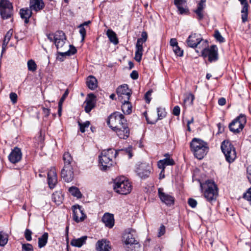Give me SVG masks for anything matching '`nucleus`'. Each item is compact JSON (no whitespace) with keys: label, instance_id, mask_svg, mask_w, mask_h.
Listing matches in <instances>:
<instances>
[{"label":"nucleus","instance_id":"3","mask_svg":"<svg viewBox=\"0 0 251 251\" xmlns=\"http://www.w3.org/2000/svg\"><path fill=\"white\" fill-rule=\"evenodd\" d=\"M118 151L113 149L103 150L99 155V163L101 166V170H106L113 164V159L116 157Z\"/></svg>","mask_w":251,"mask_h":251},{"label":"nucleus","instance_id":"55","mask_svg":"<svg viewBox=\"0 0 251 251\" xmlns=\"http://www.w3.org/2000/svg\"><path fill=\"white\" fill-rule=\"evenodd\" d=\"M165 226L164 225H161L159 228L158 232V237L163 235L165 233Z\"/></svg>","mask_w":251,"mask_h":251},{"label":"nucleus","instance_id":"11","mask_svg":"<svg viewBox=\"0 0 251 251\" xmlns=\"http://www.w3.org/2000/svg\"><path fill=\"white\" fill-rule=\"evenodd\" d=\"M134 231L131 230L130 231L128 232H126L123 236L124 242L127 246L130 245L132 246L135 245V251H138V249L140 247L138 242L135 239V234H133Z\"/></svg>","mask_w":251,"mask_h":251},{"label":"nucleus","instance_id":"49","mask_svg":"<svg viewBox=\"0 0 251 251\" xmlns=\"http://www.w3.org/2000/svg\"><path fill=\"white\" fill-rule=\"evenodd\" d=\"M173 50L175 54L178 56H182L183 55V50H181L178 46H176L173 48Z\"/></svg>","mask_w":251,"mask_h":251},{"label":"nucleus","instance_id":"2","mask_svg":"<svg viewBox=\"0 0 251 251\" xmlns=\"http://www.w3.org/2000/svg\"><path fill=\"white\" fill-rule=\"evenodd\" d=\"M191 151L195 156L199 159H201L208 151L207 144L201 139L194 138L190 143Z\"/></svg>","mask_w":251,"mask_h":251},{"label":"nucleus","instance_id":"57","mask_svg":"<svg viewBox=\"0 0 251 251\" xmlns=\"http://www.w3.org/2000/svg\"><path fill=\"white\" fill-rule=\"evenodd\" d=\"M130 77L132 79L136 80L138 79L139 77L138 73L136 71H133L130 75Z\"/></svg>","mask_w":251,"mask_h":251},{"label":"nucleus","instance_id":"50","mask_svg":"<svg viewBox=\"0 0 251 251\" xmlns=\"http://www.w3.org/2000/svg\"><path fill=\"white\" fill-rule=\"evenodd\" d=\"M194 98V96L193 94H189L184 99V102L186 103L187 102H189L190 104H192Z\"/></svg>","mask_w":251,"mask_h":251},{"label":"nucleus","instance_id":"14","mask_svg":"<svg viewBox=\"0 0 251 251\" xmlns=\"http://www.w3.org/2000/svg\"><path fill=\"white\" fill-rule=\"evenodd\" d=\"M158 193L160 200L166 205L171 206L174 204L175 198L168 194L164 193L162 188H159Z\"/></svg>","mask_w":251,"mask_h":251},{"label":"nucleus","instance_id":"19","mask_svg":"<svg viewBox=\"0 0 251 251\" xmlns=\"http://www.w3.org/2000/svg\"><path fill=\"white\" fill-rule=\"evenodd\" d=\"M116 132L117 135L121 139H126L129 135V129L127 126V124L122 125L121 126L118 127L113 130Z\"/></svg>","mask_w":251,"mask_h":251},{"label":"nucleus","instance_id":"6","mask_svg":"<svg viewBox=\"0 0 251 251\" xmlns=\"http://www.w3.org/2000/svg\"><path fill=\"white\" fill-rule=\"evenodd\" d=\"M221 150L226 160L229 163L233 162L236 158L235 149L228 141H224L221 144Z\"/></svg>","mask_w":251,"mask_h":251},{"label":"nucleus","instance_id":"51","mask_svg":"<svg viewBox=\"0 0 251 251\" xmlns=\"http://www.w3.org/2000/svg\"><path fill=\"white\" fill-rule=\"evenodd\" d=\"M32 232L29 229H26L25 232V237L26 240L28 241H30L32 239L31 237Z\"/></svg>","mask_w":251,"mask_h":251},{"label":"nucleus","instance_id":"61","mask_svg":"<svg viewBox=\"0 0 251 251\" xmlns=\"http://www.w3.org/2000/svg\"><path fill=\"white\" fill-rule=\"evenodd\" d=\"M170 45L174 48L178 45L177 40L176 38H172L170 42Z\"/></svg>","mask_w":251,"mask_h":251},{"label":"nucleus","instance_id":"43","mask_svg":"<svg viewBox=\"0 0 251 251\" xmlns=\"http://www.w3.org/2000/svg\"><path fill=\"white\" fill-rule=\"evenodd\" d=\"M214 37L215 38L217 41L220 43H223L225 42V39L224 38V37H223L221 33L217 30L215 31Z\"/></svg>","mask_w":251,"mask_h":251},{"label":"nucleus","instance_id":"32","mask_svg":"<svg viewBox=\"0 0 251 251\" xmlns=\"http://www.w3.org/2000/svg\"><path fill=\"white\" fill-rule=\"evenodd\" d=\"M86 83L88 87L91 90L95 89L98 86L97 79L92 75L88 77Z\"/></svg>","mask_w":251,"mask_h":251},{"label":"nucleus","instance_id":"40","mask_svg":"<svg viewBox=\"0 0 251 251\" xmlns=\"http://www.w3.org/2000/svg\"><path fill=\"white\" fill-rule=\"evenodd\" d=\"M12 35V31L11 30H9L6 34L2 44V47L3 50L4 49V48L6 47L7 45L8 44Z\"/></svg>","mask_w":251,"mask_h":251},{"label":"nucleus","instance_id":"12","mask_svg":"<svg viewBox=\"0 0 251 251\" xmlns=\"http://www.w3.org/2000/svg\"><path fill=\"white\" fill-rule=\"evenodd\" d=\"M73 211V219L76 223L83 221L86 218L82 206L78 205L72 206Z\"/></svg>","mask_w":251,"mask_h":251},{"label":"nucleus","instance_id":"16","mask_svg":"<svg viewBox=\"0 0 251 251\" xmlns=\"http://www.w3.org/2000/svg\"><path fill=\"white\" fill-rule=\"evenodd\" d=\"M22 157V153L21 149L18 147H15L8 155V159L12 163L15 164L21 160Z\"/></svg>","mask_w":251,"mask_h":251},{"label":"nucleus","instance_id":"21","mask_svg":"<svg viewBox=\"0 0 251 251\" xmlns=\"http://www.w3.org/2000/svg\"><path fill=\"white\" fill-rule=\"evenodd\" d=\"M96 249L97 251H110V243L105 239L99 240L96 243Z\"/></svg>","mask_w":251,"mask_h":251},{"label":"nucleus","instance_id":"18","mask_svg":"<svg viewBox=\"0 0 251 251\" xmlns=\"http://www.w3.org/2000/svg\"><path fill=\"white\" fill-rule=\"evenodd\" d=\"M201 40L202 38L201 37L200 34L192 33L187 38L186 42L189 47L195 48L201 43Z\"/></svg>","mask_w":251,"mask_h":251},{"label":"nucleus","instance_id":"17","mask_svg":"<svg viewBox=\"0 0 251 251\" xmlns=\"http://www.w3.org/2000/svg\"><path fill=\"white\" fill-rule=\"evenodd\" d=\"M48 181L50 188L53 189L57 182V177L54 167H51L48 173Z\"/></svg>","mask_w":251,"mask_h":251},{"label":"nucleus","instance_id":"60","mask_svg":"<svg viewBox=\"0 0 251 251\" xmlns=\"http://www.w3.org/2000/svg\"><path fill=\"white\" fill-rule=\"evenodd\" d=\"M69 94V92H68V90H67L65 93H64V94L63 95L62 97H61V98L60 99V100H59V103H61V104L62 105V102H63V101L64 100L66 99V97L68 96Z\"/></svg>","mask_w":251,"mask_h":251},{"label":"nucleus","instance_id":"5","mask_svg":"<svg viewBox=\"0 0 251 251\" xmlns=\"http://www.w3.org/2000/svg\"><path fill=\"white\" fill-rule=\"evenodd\" d=\"M126 120L125 119L124 116L119 112H115L111 114L107 120V125L114 130L122 125L126 124Z\"/></svg>","mask_w":251,"mask_h":251},{"label":"nucleus","instance_id":"34","mask_svg":"<svg viewBox=\"0 0 251 251\" xmlns=\"http://www.w3.org/2000/svg\"><path fill=\"white\" fill-rule=\"evenodd\" d=\"M3 12L2 11H0V14L1 15V18L3 19H8L11 18L13 15V8H8L3 9Z\"/></svg>","mask_w":251,"mask_h":251},{"label":"nucleus","instance_id":"56","mask_svg":"<svg viewBox=\"0 0 251 251\" xmlns=\"http://www.w3.org/2000/svg\"><path fill=\"white\" fill-rule=\"evenodd\" d=\"M180 107L178 106H176L173 109V114L175 116H179L180 114Z\"/></svg>","mask_w":251,"mask_h":251},{"label":"nucleus","instance_id":"63","mask_svg":"<svg viewBox=\"0 0 251 251\" xmlns=\"http://www.w3.org/2000/svg\"><path fill=\"white\" fill-rule=\"evenodd\" d=\"M226 103V100L224 98H221L218 100V104L220 105H224Z\"/></svg>","mask_w":251,"mask_h":251},{"label":"nucleus","instance_id":"42","mask_svg":"<svg viewBox=\"0 0 251 251\" xmlns=\"http://www.w3.org/2000/svg\"><path fill=\"white\" fill-rule=\"evenodd\" d=\"M78 124L79 126L80 131L82 133H84L85 131V128H88L89 126L90 122L89 121H86L83 123H81L78 122Z\"/></svg>","mask_w":251,"mask_h":251},{"label":"nucleus","instance_id":"39","mask_svg":"<svg viewBox=\"0 0 251 251\" xmlns=\"http://www.w3.org/2000/svg\"><path fill=\"white\" fill-rule=\"evenodd\" d=\"M13 7L12 3L8 0H0V11L3 12V9H4Z\"/></svg>","mask_w":251,"mask_h":251},{"label":"nucleus","instance_id":"26","mask_svg":"<svg viewBox=\"0 0 251 251\" xmlns=\"http://www.w3.org/2000/svg\"><path fill=\"white\" fill-rule=\"evenodd\" d=\"M206 0H201L198 4L197 8L195 10V13L200 20L203 18V9L205 7Z\"/></svg>","mask_w":251,"mask_h":251},{"label":"nucleus","instance_id":"31","mask_svg":"<svg viewBox=\"0 0 251 251\" xmlns=\"http://www.w3.org/2000/svg\"><path fill=\"white\" fill-rule=\"evenodd\" d=\"M122 105V110L124 113L126 114H130L132 111V105L129 102V100H126V99H124L121 100Z\"/></svg>","mask_w":251,"mask_h":251},{"label":"nucleus","instance_id":"59","mask_svg":"<svg viewBox=\"0 0 251 251\" xmlns=\"http://www.w3.org/2000/svg\"><path fill=\"white\" fill-rule=\"evenodd\" d=\"M151 93L152 91L149 90L145 94V98L148 103H149L150 102L151 99L149 98V96L151 95Z\"/></svg>","mask_w":251,"mask_h":251},{"label":"nucleus","instance_id":"30","mask_svg":"<svg viewBox=\"0 0 251 251\" xmlns=\"http://www.w3.org/2000/svg\"><path fill=\"white\" fill-rule=\"evenodd\" d=\"M87 239V236H83L77 239H73L71 241V245L74 247L80 248L86 243Z\"/></svg>","mask_w":251,"mask_h":251},{"label":"nucleus","instance_id":"35","mask_svg":"<svg viewBox=\"0 0 251 251\" xmlns=\"http://www.w3.org/2000/svg\"><path fill=\"white\" fill-rule=\"evenodd\" d=\"M110 41L113 43L114 45H117L118 43V40L116 36V34L111 29H108L106 32Z\"/></svg>","mask_w":251,"mask_h":251},{"label":"nucleus","instance_id":"15","mask_svg":"<svg viewBox=\"0 0 251 251\" xmlns=\"http://www.w3.org/2000/svg\"><path fill=\"white\" fill-rule=\"evenodd\" d=\"M73 166L63 167L61 172V177L67 182H71L74 178V174Z\"/></svg>","mask_w":251,"mask_h":251},{"label":"nucleus","instance_id":"46","mask_svg":"<svg viewBox=\"0 0 251 251\" xmlns=\"http://www.w3.org/2000/svg\"><path fill=\"white\" fill-rule=\"evenodd\" d=\"M243 198L250 201V204H251V187L250 188L248 191L244 194Z\"/></svg>","mask_w":251,"mask_h":251},{"label":"nucleus","instance_id":"41","mask_svg":"<svg viewBox=\"0 0 251 251\" xmlns=\"http://www.w3.org/2000/svg\"><path fill=\"white\" fill-rule=\"evenodd\" d=\"M27 68L28 70L32 72H35L37 69V65L35 62L32 60L30 59L27 61Z\"/></svg>","mask_w":251,"mask_h":251},{"label":"nucleus","instance_id":"37","mask_svg":"<svg viewBox=\"0 0 251 251\" xmlns=\"http://www.w3.org/2000/svg\"><path fill=\"white\" fill-rule=\"evenodd\" d=\"M52 200L57 205H59L62 203L63 197L61 194L58 192H55L52 195Z\"/></svg>","mask_w":251,"mask_h":251},{"label":"nucleus","instance_id":"29","mask_svg":"<svg viewBox=\"0 0 251 251\" xmlns=\"http://www.w3.org/2000/svg\"><path fill=\"white\" fill-rule=\"evenodd\" d=\"M148 34L146 31H143L141 34V37L138 38L136 44V50H143V44L147 40Z\"/></svg>","mask_w":251,"mask_h":251},{"label":"nucleus","instance_id":"4","mask_svg":"<svg viewBox=\"0 0 251 251\" xmlns=\"http://www.w3.org/2000/svg\"><path fill=\"white\" fill-rule=\"evenodd\" d=\"M113 189L117 193L121 195H127L130 193L132 185L130 182L125 176L117 177L114 182Z\"/></svg>","mask_w":251,"mask_h":251},{"label":"nucleus","instance_id":"20","mask_svg":"<svg viewBox=\"0 0 251 251\" xmlns=\"http://www.w3.org/2000/svg\"><path fill=\"white\" fill-rule=\"evenodd\" d=\"M95 98L94 94L91 93L88 95L85 101V111L86 113H89L95 106Z\"/></svg>","mask_w":251,"mask_h":251},{"label":"nucleus","instance_id":"44","mask_svg":"<svg viewBox=\"0 0 251 251\" xmlns=\"http://www.w3.org/2000/svg\"><path fill=\"white\" fill-rule=\"evenodd\" d=\"M8 241V238L6 235H4L0 232V246H4Z\"/></svg>","mask_w":251,"mask_h":251},{"label":"nucleus","instance_id":"10","mask_svg":"<svg viewBox=\"0 0 251 251\" xmlns=\"http://www.w3.org/2000/svg\"><path fill=\"white\" fill-rule=\"evenodd\" d=\"M152 167L149 163L141 162L137 165L136 172L141 178H146L149 176Z\"/></svg>","mask_w":251,"mask_h":251},{"label":"nucleus","instance_id":"24","mask_svg":"<svg viewBox=\"0 0 251 251\" xmlns=\"http://www.w3.org/2000/svg\"><path fill=\"white\" fill-rule=\"evenodd\" d=\"M174 160L172 158H171L170 157L165 158L164 159L160 160L159 161H158V167L162 170L160 175H161V174H162V173L164 172L166 166L169 165L172 166L174 165Z\"/></svg>","mask_w":251,"mask_h":251},{"label":"nucleus","instance_id":"28","mask_svg":"<svg viewBox=\"0 0 251 251\" xmlns=\"http://www.w3.org/2000/svg\"><path fill=\"white\" fill-rule=\"evenodd\" d=\"M32 10L28 8H22L20 9V14L22 19L25 20V23L27 24L29 22V19L32 15Z\"/></svg>","mask_w":251,"mask_h":251},{"label":"nucleus","instance_id":"13","mask_svg":"<svg viewBox=\"0 0 251 251\" xmlns=\"http://www.w3.org/2000/svg\"><path fill=\"white\" fill-rule=\"evenodd\" d=\"M116 92L119 100H123L124 99H126V100H129L131 92L127 84L122 85L118 87Z\"/></svg>","mask_w":251,"mask_h":251},{"label":"nucleus","instance_id":"38","mask_svg":"<svg viewBox=\"0 0 251 251\" xmlns=\"http://www.w3.org/2000/svg\"><path fill=\"white\" fill-rule=\"evenodd\" d=\"M69 192L74 197H76L77 198H81L82 197V194L78 189L76 187H71L69 189Z\"/></svg>","mask_w":251,"mask_h":251},{"label":"nucleus","instance_id":"1","mask_svg":"<svg viewBox=\"0 0 251 251\" xmlns=\"http://www.w3.org/2000/svg\"><path fill=\"white\" fill-rule=\"evenodd\" d=\"M55 46L58 50L57 54L62 56H70L76 52V49L73 45L66 42V37L62 31H57Z\"/></svg>","mask_w":251,"mask_h":251},{"label":"nucleus","instance_id":"36","mask_svg":"<svg viewBox=\"0 0 251 251\" xmlns=\"http://www.w3.org/2000/svg\"><path fill=\"white\" fill-rule=\"evenodd\" d=\"M48 239V233L45 232L41 237L38 238V247L42 248L46 246Z\"/></svg>","mask_w":251,"mask_h":251},{"label":"nucleus","instance_id":"48","mask_svg":"<svg viewBox=\"0 0 251 251\" xmlns=\"http://www.w3.org/2000/svg\"><path fill=\"white\" fill-rule=\"evenodd\" d=\"M22 251H33L32 246L28 243L22 245Z\"/></svg>","mask_w":251,"mask_h":251},{"label":"nucleus","instance_id":"7","mask_svg":"<svg viewBox=\"0 0 251 251\" xmlns=\"http://www.w3.org/2000/svg\"><path fill=\"white\" fill-rule=\"evenodd\" d=\"M246 123L245 115L240 114L229 124L228 127L231 132L234 133H239L243 130Z\"/></svg>","mask_w":251,"mask_h":251},{"label":"nucleus","instance_id":"64","mask_svg":"<svg viewBox=\"0 0 251 251\" xmlns=\"http://www.w3.org/2000/svg\"><path fill=\"white\" fill-rule=\"evenodd\" d=\"M43 112L46 116H48L50 113V110L48 108H43Z\"/></svg>","mask_w":251,"mask_h":251},{"label":"nucleus","instance_id":"23","mask_svg":"<svg viewBox=\"0 0 251 251\" xmlns=\"http://www.w3.org/2000/svg\"><path fill=\"white\" fill-rule=\"evenodd\" d=\"M158 118L153 120H150L149 118L145 115L146 119L148 124H154L158 120H161L166 116L167 112L164 108L159 107L157 108Z\"/></svg>","mask_w":251,"mask_h":251},{"label":"nucleus","instance_id":"53","mask_svg":"<svg viewBox=\"0 0 251 251\" xmlns=\"http://www.w3.org/2000/svg\"><path fill=\"white\" fill-rule=\"evenodd\" d=\"M10 99L13 103H15L17 101V95L15 93L10 94Z\"/></svg>","mask_w":251,"mask_h":251},{"label":"nucleus","instance_id":"54","mask_svg":"<svg viewBox=\"0 0 251 251\" xmlns=\"http://www.w3.org/2000/svg\"><path fill=\"white\" fill-rule=\"evenodd\" d=\"M56 32H55L54 34H49L47 35L48 39L50 42H53L54 43H55V41L56 40Z\"/></svg>","mask_w":251,"mask_h":251},{"label":"nucleus","instance_id":"58","mask_svg":"<svg viewBox=\"0 0 251 251\" xmlns=\"http://www.w3.org/2000/svg\"><path fill=\"white\" fill-rule=\"evenodd\" d=\"M247 176L249 181L251 183V165L248 166L247 169Z\"/></svg>","mask_w":251,"mask_h":251},{"label":"nucleus","instance_id":"52","mask_svg":"<svg viewBox=\"0 0 251 251\" xmlns=\"http://www.w3.org/2000/svg\"><path fill=\"white\" fill-rule=\"evenodd\" d=\"M188 203L192 208H195L197 204L196 200L192 198H189L188 199Z\"/></svg>","mask_w":251,"mask_h":251},{"label":"nucleus","instance_id":"27","mask_svg":"<svg viewBox=\"0 0 251 251\" xmlns=\"http://www.w3.org/2000/svg\"><path fill=\"white\" fill-rule=\"evenodd\" d=\"M44 3L42 0H30V9L31 10L38 11L44 7Z\"/></svg>","mask_w":251,"mask_h":251},{"label":"nucleus","instance_id":"45","mask_svg":"<svg viewBox=\"0 0 251 251\" xmlns=\"http://www.w3.org/2000/svg\"><path fill=\"white\" fill-rule=\"evenodd\" d=\"M143 50H136L134 59L139 62L141 60Z\"/></svg>","mask_w":251,"mask_h":251},{"label":"nucleus","instance_id":"33","mask_svg":"<svg viewBox=\"0 0 251 251\" xmlns=\"http://www.w3.org/2000/svg\"><path fill=\"white\" fill-rule=\"evenodd\" d=\"M63 159L64 160V166H74V162L73 160V158L71 154L68 152H66L64 153L63 156Z\"/></svg>","mask_w":251,"mask_h":251},{"label":"nucleus","instance_id":"22","mask_svg":"<svg viewBox=\"0 0 251 251\" xmlns=\"http://www.w3.org/2000/svg\"><path fill=\"white\" fill-rule=\"evenodd\" d=\"M174 4L177 8L179 14H186L189 12V9L186 5V0H175Z\"/></svg>","mask_w":251,"mask_h":251},{"label":"nucleus","instance_id":"25","mask_svg":"<svg viewBox=\"0 0 251 251\" xmlns=\"http://www.w3.org/2000/svg\"><path fill=\"white\" fill-rule=\"evenodd\" d=\"M102 221L105 226L109 228H112L114 225V219L112 214L106 213L102 218Z\"/></svg>","mask_w":251,"mask_h":251},{"label":"nucleus","instance_id":"9","mask_svg":"<svg viewBox=\"0 0 251 251\" xmlns=\"http://www.w3.org/2000/svg\"><path fill=\"white\" fill-rule=\"evenodd\" d=\"M201 55L203 58H208L210 62H215L218 59V48L216 45H212L210 48L202 50Z\"/></svg>","mask_w":251,"mask_h":251},{"label":"nucleus","instance_id":"47","mask_svg":"<svg viewBox=\"0 0 251 251\" xmlns=\"http://www.w3.org/2000/svg\"><path fill=\"white\" fill-rule=\"evenodd\" d=\"M78 28H79V33L82 37L81 41L83 42L84 40L85 37L86 36V29L84 27H83L82 25H79L78 26Z\"/></svg>","mask_w":251,"mask_h":251},{"label":"nucleus","instance_id":"62","mask_svg":"<svg viewBox=\"0 0 251 251\" xmlns=\"http://www.w3.org/2000/svg\"><path fill=\"white\" fill-rule=\"evenodd\" d=\"M242 20L243 23L246 22L248 20V13H242Z\"/></svg>","mask_w":251,"mask_h":251},{"label":"nucleus","instance_id":"8","mask_svg":"<svg viewBox=\"0 0 251 251\" xmlns=\"http://www.w3.org/2000/svg\"><path fill=\"white\" fill-rule=\"evenodd\" d=\"M204 196L208 201L212 202L216 200L218 196V188L213 181H206Z\"/></svg>","mask_w":251,"mask_h":251}]
</instances>
